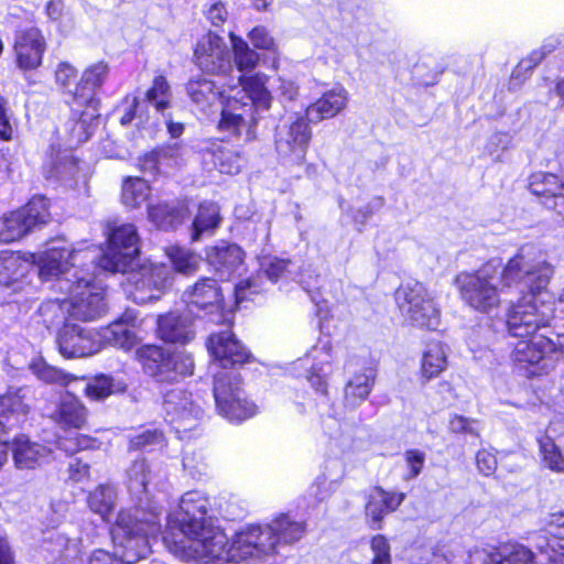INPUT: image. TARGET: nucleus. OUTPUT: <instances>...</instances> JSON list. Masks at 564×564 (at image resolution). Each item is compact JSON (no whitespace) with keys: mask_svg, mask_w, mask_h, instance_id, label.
<instances>
[{"mask_svg":"<svg viewBox=\"0 0 564 564\" xmlns=\"http://www.w3.org/2000/svg\"><path fill=\"white\" fill-rule=\"evenodd\" d=\"M554 271V265L541 257L534 245L525 243L505 264L490 260L478 270L459 273L455 283L463 303L487 315L500 307L502 293L520 284L527 285L531 295L511 303L507 313L509 333L524 338L554 318L553 302L536 297L546 289Z\"/></svg>","mask_w":564,"mask_h":564,"instance_id":"obj_1","label":"nucleus"},{"mask_svg":"<svg viewBox=\"0 0 564 564\" xmlns=\"http://www.w3.org/2000/svg\"><path fill=\"white\" fill-rule=\"evenodd\" d=\"M263 73L225 79L221 87L204 77L191 79L186 86L191 100L203 111L218 99L223 102L219 129L251 141L256 138L258 115L271 108L272 95Z\"/></svg>","mask_w":564,"mask_h":564,"instance_id":"obj_2","label":"nucleus"},{"mask_svg":"<svg viewBox=\"0 0 564 564\" xmlns=\"http://www.w3.org/2000/svg\"><path fill=\"white\" fill-rule=\"evenodd\" d=\"M84 253L88 258L90 250L70 249L64 240H54L39 257V271L44 280L56 278L55 288L68 296L70 317L90 321L98 318L106 311L102 288L93 284L91 280L79 276L77 269H68L70 261H76ZM75 265V262L72 263Z\"/></svg>","mask_w":564,"mask_h":564,"instance_id":"obj_3","label":"nucleus"},{"mask_svg":"<svg viewBox=\"0 0 564 564\" xmlns=\"http://www.w3.org/2000/svg\"><path fill=\"white\" fill-rule=\"evenodd\" d=\"M139 254V236L131 224L118 226L108 234V248L99 259L100 269L110 272H129L128 283L134 285V301L145 303L160 297L171 280V273L164 264H143L134 271Z\"/></svg>","mask_w":564,"mask_h":564,"instance_id":"obj_4","label":"nucleus"},{"mask_svg":"<svg viewBox=\"0 0 564 564\" xmlns=\"http://www.w3.org/2000/svg\"><path fill=\"white\" fill-rule=\"evenodd\" d=\"M163 539L169 551L183 561L237 564L239 560H247V555L236 547V538L230 543L212 520L167 527Z\"/></svg>","mask_w":564,"mask_h":564,"instance_id":"obj_5","label":"nucleus"},{"mask_svg":"<svg viewBox=\"0 0 564 564\" xmlns=\"http://www.w3.org/2000/svg\"><path fill=\"white\" fill-rule=\"evenodd\" d=\"M156 532V522L138 520L130 510L119 512L111 538L116 547V555L104 550H96L89 558V564H134L149 553L147 536Z\"/></svg>","mask_w":564,"mask_h":564,"instance_id":"obj_6","label":"nucleus"},{"mask_svg":"<svg viewBox=\"0 0 564 564\" xmlns=\"http://www.w3.org/2000/svg\"><path fill=\"white\" fill-rule=\"evenodd\" d=\"M305 527L292 520L288 514H280L265 527L250 525L236 534V547L249 557L273 554L279 544H292L302 539Z\"/></svg>","mask_w":564,"mask_h":564,"instance_id":"obj_7","label":"nucleus"},{"mask_svg":"<svg viewBox=\"0 0 564 564\" xmlns=\"http://www.w3.org/2000/svg\"><path fill=\"white\" fill-rule=\"evenodd\" d=\"M312 137L306 118L294 113L281 120L275 129L274 143L281 163L286 167H302Z\"/></svg>","mask_w":564,"mask_h":564,"instance_id":"obj_8","label":"nucleus"},{"mask_svg":"<svg viewBox=\"0 0 564 564\" xmlns=\"http://www.w3.org/2000/svg\"><path fill=\"white\" fill-rule=\"evenodd\" d=\"M562 352L556 345L543 336L520 339L514 344L511 359L514 367L525 377L547 373L555 367Z\"/></svg>","mask_w":564,"mask_h":564,"instance_id":"obj_9","label":"nucleus"},{"mask_svg":"<svg viewBox=\"0 0 564 564\" xmlns=\"http://www.w3.org/2000/svg\"><path fill=\"white\" fill-rule=\"evenodd\" d=\"M395 301L402 316L412 325L427 328L438 325V310L421 282L403 283L395 292Z\"/></svg>","mask_w":564,"mask_h":564,"instance_id":"obj_10","label":"nucleus"},{"mask_svg":"<svg viewBox=\"0 0 564 564\" xmlns=\"http://www.w3.org/2000/svg\"><path fill=\"white\" fill-rule=\"evenodd\" d=\"M214 398L219 414L231 422H242L258 412V406L248 400L239 378L232 372L215 375Z\"/></svg>","mask_w":564,"mask_h":564,"instance_id":"obj_11","label":"nucleus"},{"mask_svg":"<svg viewBox=\"0 0 564 564\" xmlns=\"http://www.w3.org/2000/svg\"><path fill=\"white\" fill-rule=\"evenodd\" d=\"M137 358L144 371L160 381L175 380L194 371L193 357L186 351L165 354L161 347L145 345L137 350Z\"/></svg>","mask_w":564,"mask_h":564,"instance_id":"obj_12","label":"nucleus"},{"mask_svg":"<svg viewBox=\"0 0 564 564\" xmlns=\"http://www.w3.org/2000/svg\"><path fill=\"white\" fill-rule=\"evenodd\" d=\"M48 200L35 196L23 207L0 219V241L13 242L50 221Z\"/></svg>","mask_w":564,"mask_h":564,"instance_id":"obj_13","label":"nucleus"},{"mask_svg":"<svg viewBox=\"0 0 564 564\" xmlns=\"http://www.w3.org/2000/svg\"><path fill=\"white\" fill-rule=\"evenodd\" d=\"M186 311L192 316L200 317L219 313V319L215 323L229 322L224 311V295L218 282L210 278H202L188 286L182 295Z\"/></svg>","mask_w":564,"mask_h":564,"instance_id":"obj_14","label":"nucleus"},{"mask_svg":"<svg viewBox=\"0 0 564 564\" xmlns=\"http://www.w3.org/2000/svg\"><path fill=\"white\" fill-rule=\"evenodd\" d=\"M163 409L166 420L174 425L176 433L194 429L203 416L199 398L182 387H175L164 394Z\"/></svg>","mask_w":564,"mask_h":564,"instance_id":"obj_15","label":"nucleus"},{"mask_svg":"<svg viewBox=\"0 0 564 564\" xmlns=\"http://www.w3.org/2000/svg\"><path fill=\"white\" fill-rule=\"evenodd\" d=\"M194 62L205 73L228 79L234 70L228 45L219 35L208 32L196 43Z\"/></svg>","mask_w":564,"mask_h":564,"instance_id":"obj_16","label":"nucleus"},{"mask_svg":"<svg viewBox=\"0 0 564 564\" xmlns=\"http://www.w3.org/2000/svg\"><path fill=\"white\" fill-rule=\"evenodd\" d=\"M207 349L213 357L210 371L214 376L226 372H218L219 368L227 369L243 365L250 359V352L230 330L212 334L207 340Z\"/></svg>","mask_w":564,"mask_h":564,"instance_id":"obj_17","label":"nucleus"},{"mask_svg":"<svg viewBox=\"0 0 564 564\" xmlns=\"http://www.w3.org/2000/svg\"><path fill=\"white\" fill-rule=\"evenodd\" d=\"M57 346L65 358H83L101 350V337L98 330L65 324L58 332Z\"/></svg>","mask_w":564,"mask_h":564,"instance_id":"obj_18","label":"nucleus"},{"mask_svg":"<svg viewBox=\"0 0 564 564\" xmlns=\"http://www.w3.org/2000/svg\"><path fill=\"white\" fill-rule=\"evenodd\" d=\"M46 51V41L42 32L34 26L15 33L13 52L17 66L23 70H33L42 65Z\"/></svg>","mask_w":564,"mask_h":564,"instance_id":"obj_19","label":"nucleus"},{"mask_svg":"<svg viewBox=\"0 0 564 564\" xmlns=\"http://www.w3.org/2000/svg\"><path fill=\"white\" fill-rule=\"evenodd\" d=\"M88 410L85 404L73 393L61 394L54 409L48 412V417L61 429L80 430L87 422Z\"/></svg>","mask_w":564,"mask_h":564,"instance_id":"obj_20","label":"nucleus"},{"mask_svg":"<svg viewBox=\"0 0 564 564\" xmlns=\"http://www.w3.org/2000/svg\"><path fill=\"white\" fill-rule=\"evenodd\" d=\"M209 507V499L204 492L198 490L187 491L182 496L177 510L167 517V527L210 521L205 517Z\"/></svg>","mask_w":564,"mask_h":564,"instance_id":"obj_21","label":"nucleus"},{"mask_svg":"<svg viewBox=\"0 0 564 564\" xmlns=\"http://www.w3.org/2000/svg\"><path fill=\"white\" fill-rule=\"evenodd\" d=\"M402 492H389L381 487L370 490L365 507L366 518L373 530H380L383 518L398 509L404 500Z\"/></svg>","mask_w":564,"mask_h":564,"instance_id":"obj_22","label":"nucleus"},{"mask_svg":"<svg viewBox=\"0 0 564 564\" xmlns=\"http://www.w3.org/2000/svg\"><path fill=\"white\" fill-rule=\"evenodd\" d=\"M107 75V64L98 62L89 66L73 91L74 102L79 107L86 106L96 112L98 106L96 91L104 84Z\"/></svg>","mask_w":564,"mask_h":564,"instance_id":"obj_23","label":"nucleus"},{"mask_svg":"<svg viewBox=\"0 0 564 564\" xmlns=\"http://www.w3.org/2000/svg\"><path fill=\"white\" fill-rule=\"evenodd\" d=\"M187 312H170L158 318V336L165 343L187 344L195 337L192 321Z\"/></svg>","mask_w":564,"mask_h":564,"instance_id":"obj_24","label":"nucleus"},{"mask_svg":"<svg viewBox=\"0 0 564 564\" xmlns=\"http://www.w3.org/2000/svg\"><path fill=\"white\" fill-rule=\"evenodd\" d=\"M529 188L535 196L542 197V203L564 216V208H558L557 199L564 203V182L555 174L538 172L530 176Z\"/></svg>","mask_w":564,"mask_h":564,"instance_id":"obj_25","label":"nucleus"},{"mask_svg":"<svg viewBox=\"0 0 564 564\" xmlns=\"http://www.w3.org/2000/svg\"><path fill=\"white\" fill-rule=\"evenodd\" d=\"M348 99V91L343 86H335L306 108V117L311 121L334 118L346 108Z\"/></svg>","mask_w":564,"mask_h":564,"instance_id":"obj_26","label":"nucleus"},{"mask_svg":"<svg viewBox=\"0 0 564 564\" xmlns=\"http://www.w3.org/2000/svg\"><path fill=\"white\" fill-rule=\"evenodd\" d=\"M101 337V347L105 343L111 346L130 350L139 341L135 318L130 314H126L117 322L110 324L106 328L98 330Z\"/></svg>","mask_w":564,"mask_h":564,"instance_id":"obj_27","label":"nucleus"},{"mask_svg":"<svg viewBox=\"0 0 564 564\" xmlns=\"http://www.w3.org/2000/svg\"><path fill=\"white\" fill-rule=\"evenodd\" d=\"M468 564H535L531 550L523 545L503 547L498 552L475 551Z\"/></svg>","mask_w":564,"mask_h":564,"instance_id":"obj_28","label":"nucleus"},{"mask_svg":"<svg viewBox=\"0 0 564 564\" xmlns=\"http://www.w3.org/2000/svg\"><path fill=\"white\" fill-rule=\"evenodd\" d=\"M206 260L220 276H229L242 264L243 252L237 245L220 241L206 250Z\"/></svg>","mask_w":564,"mask_h":564,"instance_id":"obj_29","label":"nucleus"},{"mask_svg":"<svg viewBox=\"0 0 564 564\" xmlns=\"http://www.w3.org/2000/svg\"><path fill=\"white\" fill-rule=\"evenodd\" d=\"M51 451L28 436L20 435L12 443V456L17 468L33 469L48 459Z\"/></svg>","mask_w":564,"mask_h":564,"instance_id":"obj_30","label":"nucleus"},{"mask_svg":"<svg viewBox=\"0 0 564 564\" xmlns=\"http://www.w3.org/2000/svg\"><path fill=\"white\" fill-rule=\"evenodd\" d=\"M547 530L557 538H547L540 535L536 547L542 554H545L550 564H564V544L560 541L564 539V512L551 513L547 520Z\"/></svg>","mask_w":564,"mask_h":564,"instance_id":"obj_31","label":"nucleus"},{"mask_svg":"<svg viewBox=\"0 0 564 564\" xmlns=\"http://www.w3.org/2000/svg\"><path fill=\"white\" fill-rule=\"evenodd\" d=\"M376 379L375 368L367 366L355 371L345 387V406L355 409L369 397Z\"/></svg>","mask_w":564,"mask_h":564,"instance_id":"obj_32","label":"nucleus"},{"mask_svg":"<svg viewBox=\"0 0 564 564\" xmlns=\"http://www.w3.org/2000/svg\"><path fill=\"white\" fill-rule=\"evenodd\" d=\"M188 213L185 207H170L166 204L149 205L148 218L158 228L169 230L181 225Z\"/></svg>","mask_w":564,"mask_h":564,"instance_id":"obj_33","label":"nucleus"},{"mask_svg":"<svg viewBox=\"0 0 564 564\" xmlns=\"http://www.w3.org/2000/svg\"><path fill=\"white\" fill-rule=\"evenodd\" d=\"M447 351L440 341H432L426 346L421 361V373L426 380L437 377L446 369Z\"/></svg>","mask_w":564,"mask_h":564,"instance_id":"obj_34","label":"nucleus"},{"mask_svg":"<svg viewBox=\"0 0 564 564\" xmlns=\"http://www.w3.org/2000/svg\"><path fill=\"white\" fill-rule=\"evenodd\" d=\"M117 502L116 489L110 485H99L87 496L89 510L98 514L104 521L109 520Z\"/></svg>","mask_w":564,"mask_h":564,"instance_id":"obj_35","label":"nucleus"},{"mask_svg":"<svg viewBox=\"0 0 564 564\" xmlns=\"http://www.w3.org/2000/svg\"><path fill=\"white\" fill-rule=\"evenodd\" d=\"M124 390L126 386L122 382L116 381L110 376L99 375L87 381L84 394L90 401H104L111 394Z\"/></svg>","mask_w":564,"mask_h":564,"instance_id":"obj_36","label":"nucleus"},{"mask_svg":"<svg viewBox=\"0 0 564 564\" xmlns=\"http://www.w3.org/2000/svg\"><path fill=\"white\" fill-rule=\"evenodd\" d=\"M151 194V187L141 177H127L121 187V202L126 207L139 208L145 203Z\"/></svg>","mask_w":564,"mask_h":564,"instance_id":"obj_37","label":"nucleus"},{"mask_svg":"<svg viewBox=\"0 0 564 564\" xmlns=\"http://www.w3.org/2000/svg\"><path fill=\"white\" fill-rule=\"evenodd\" d=\"M33 375L47 384L68 387L72 382L79 380L78 377L67 373L64 370L48 365L43 359L33 360L30 365Z\"/></svg>","mask_w":564,"mask_h":564,"instance_id":"obj_38","label":"nucleus"},{"mask_svg":"<svg viewBox=\"0 0 564 564\" xmlns=\"http://www.w3.org/2000/svg\"><path fill=\"white\" fill-rule=\"evenodd\" d=\"M165 254L171 261L173 269L178 273L189 275L199 268L200 257L187 248L171 246L166 248Z\"/></svg>","mask_w":564,"mask_h":564,"instance_id":"obj_39","label":"nucleus"},{"mask_svg":"<svg viewBox=\"0 0 564 564\" xmlns=\"http://www.w3.org/2000/svg\"><path fill=\"white\" fill-rule=\"evenodd\" d=\"M219 208L216 204L205 203L198 208V213L193 221V240H198L203 234L213 232L219 225Z\"/></svg>","mask_w":564,"mask_h":564,"instance_id":"obj_40","label":"nucleus"},{"mask_svg":"<svg viewBox=\"0 0 564 564\" xmlns=\"http://www.w3.org/2000/svg\"><path fill=\"white\" fill-rule=\"evenodd\" d=\"M28 262L17 252H2L0 254V284L9 285L24 275Z\"/></svg>","mask_w":564,"mask_h":564,"instance_id":"obj_41","label":"nucleus"},{"mask_svg":"<svg viewBox=\"0 0 564 564\" xmlns=\"http://www.w3.org/2000/svg\"><path fill=\"white\" fill-rule=\"evenodd\" d=\"M151 478L149 466L145 460H134L127 470V486L129 491L141 499L147 492V486Z\"/></svg>","mask_w":564,"mask_h":564,"instance_id":"obj_42","label":"nucleus"},{"mask_svg":"<svg viewBox=\"0 0 564 564\" xmlns=\"http://www.w3.org/2000/svg\"><path fill=\"white\" fill-rule=\"evenodd\" d=\"M234 59L240 73L252 70L259 63V54L251 50L241 37L230 33Z\"/></svg>","mask_w":564,"mask_h":564,"instance_id":"obj_43","label":"nucleus"},{"mask_svg":"<svg viewBox=\"0 0 564 564\" xmlns=\"http://www.w3.org/2000/svg\"><path fill=\"white\" fill-rule=\"evenodd\" d=\"M539 448L543 465L550 470L564 474V453L549 436L539 440Z\"/></svg>","mask_w":564,"mask_h":564,"instance_id":"obj_44","label":"nucleus"},{"mask_svg":"<svg viewBox=\"0 0 564 564\" xmlns=\"http://www.w3.org/2000/svg\"><path fill=\"white\" fill-rule=\"evenodd\" d=\"M68 296L56 299L43 303L40 308V315L43 317L47 326H57L66 321V316H70L72 311L68 310Z\"/></svg>","mask_w":564,"mask_h":564,"instance_id":"obj_45","label":"nucleus"},{"mask_svg":"<svg viewBox=\"0 0 564 564\" xmlns=\"http://www.w3.org/2000/svg\"><path fill=\"white\" fill-rule=\"evenodd\" d=\"M213 163L224 174L239 173L243 159L232 149L221 147L212 153Z\"/></svg>","mask_w":564,"mask_h":564,"instance_id":"obj_46","label":"nucleus"},{"mask_svg":"<svg viewBox=\"0 0 564 564\" xmlns=\"http://www.w3.org/2000/svg\"><path fill=\"white\" fill-rule=\"evenodd\" d=\"M145 99L159 112H163L170 107L171 90L165 77L156 76L154 78L152 87L145 94Z\"/></svg>","mask_w":564,"mask_h":564,"instance_id":"obj_47","label":"nucleus"},{"mask_svg":"<svg viewBox=\"0 0 564 564\" xmlns=\"http://www.w3.org/2000/svg\"><path fill=\"white\" fill-rule=\"evenodd\" d=\"M24 399L23 389L9 388L6 393L0 395V409L6 412L24 414L28 412Z\"/></svg>","mask_w":564,"mask_h":564,"instance_id":"obj_48","label":"nucleus"},{"mask_svg":"<svg viewBox=\"0 0 564 564\" xmlns=\"http://www.w3.org/2000/svg\"><path fill=\"white\" fill-rule=\"evenodd\" d=\"M358 444L350 431H340L329 441V451L333 455H349L357 451Z\"/></svg>","mask_w":564,"mask_h":564,"instance_id":"obj_49","label":"nucleus"},{"mask_svg":"<svg viewBox=\"0 0 564 564\" xmlns=\"http://www.w3.org/2000/svg\"><path fill=\"white\" fill-rule=\"evenodd\" d=\"M372 558L370 564H392L390 544L386 536L378 534L371 539Z\"/></svg>","mask_w":564,"mask_h":564,"instance_id":"obj_50","label":"nucleus"},{"mask_svg":"<svg viewBox=\"0 0 564 564\" xmlns=\"http://www.w3.org/2000/svg\"><path fill=\"white\" fill-rule=\"evenodd\" d=\"M164 436L158 430H144L130 437V446L140 449L145 446H162Z\"/></svg>","mask_w":564,"mask_h":564,"instance_id":"obj_51","label":"nucleus"},{"mask_svg":"<svg viewBox=\"0 0 564 564\" xmlns=\"http://www.w3.org/2000/svg\"><path fill=\"white\" fill-rule=\"evenodd\" d=\"M558 45L560 41L556 37L545 40L540 47L533 50L528 56H525V62L522 66L524 65L530 67V63L538 65L541 64L547 55L557 48Z\"/></svg>","mask_w":564,"mask_h":564,"instance_id":"obj_52","label":"nucleus"},{"mask_svg":"<svg viewBox=\"0 0 564 564\" xmlns=\"http://www.w3.org/2000/svg\"><path fill=\"white\" fill-rule=\"evenodd\" d=\"M476 466L484 476L492 475L498 466L494 449L481 448L476 454Z\"/></svg>","mask_w":564,"mask_h":564,"instance_id":"obj_53","label":"nucleus"},{"mask_svg":"<svg viewBox=\"0 0 564 564\" xmlns=\"http://www.w3.org/2000/svg\"><path fill=\"white\" fill-rule=\"evenodd\" d=\"M289 262L275 257H264L261 261V270L269 280L275 282L285 272Z\"/></svg>","mask_w":564,"mask_h":564,"instance_id":"obj_54","label":"nucleus"},{"mask_svg":"<svg viewBox=\"0 0 564 564\" xmlns=\"http://www.w3.org/2000/svg\"><path fill=\"white\" fill-rule=\"evenodd\" d=\"M276 83L278 85L274 88V91L282 102L293 101L299 95V86L294 80L284 76H279L276 78Z\"/></svg>","mask_w":564,"mask_h":564,"instance_id":"obj_55","label":"nucleus"},{"mask_svg":"<svg viewBox=\"0 0 564 564\" xmlns=\"http://www.w3.org/2000/svg\"><path fill=\"white\" fill-rule=\"evenodd\" d=\"M404 459L410 470L405 478H416L423 469L425 463V454L419 449H409L404 453Z\"/></svg>","mask_w":564,"mask_h":564,"instance_id":"obj_56","label":"nucleus"},{"mask_svg":"<svg viewBox=\"0 0 564 564\" xmlns=\"http://www.w3.org/2000/svg\"><path fill=\"white\" fill-rule=\"evenodd\" d=\"M474 425V420L459 414H451L447 423L448 430L455 434L475 435L477 432Z\"/></svg>","mask_w":564,"mask_h":564,"instance_id":"obj_57","label":"nucleus"},{"mask_svg":"<svg viewBox=\"0 0 564 564\" xmlns=\"http://www.w3.org/2000/svg\"><path fill=\"white\" fill-rule=\"evenodd\" d=\"M248 36L254 47L259 50L275 51L274 40L264 28L257 26L252 29Z\"/></svg>","mask_w":564,"mask_h":564,"instance_id":"obj_58","label":"nucleus"},{"mask_svg":"<svg viewBox=\"0 0 564 564\" xmlns=\"http://www.w3.org/2000/svg\"><path fill=\"white\" fill-rule=\"evenodd\" d=\"M525 62V57L522 58L516 68L513 69L511 77H510V88L516 89L520 87L531 75L532 70L538 66V64L530 63V67L522 66V64Z\"/></svg>","mask_w":564,"mask_h":564,"instance_id":"obj_59","label":"nucleus"},{"mask_svg":"<svg viewBox=\"0 0 564 564\" xmlns=\"http://www.w3.org/2000/svg\"><path fill=\"white\" fill-rule=\"evenodd\" d=\"M260 292L258 279H247L238 283L235 288L236 303L239 304L249 299L250 294Z\"/></svg>","mask_w":564,"mask_h":564,"instance_id":"obj_60","label":"nucleus"},{"mask_svg":"<svg viewBox=\"0 0 564 564\" xmlns=\"http://www.w3.org/2000/svg\"><path fill=\"white\" fill-rule=\"evenodd\" d=\"M13 134V127L10 122V117L6 108V100L0 97V139L4 141L11 140Z\"/></svg>","mask_w":564,"mask_h":564,"instance_id":"obj_61","label":"nucleus"},{"mask_svg":"<svg viewBox=\"0 0 564 564\" xmlns=\"http://www.w3.org/2000/svg\"><path fill=\"white\" fill-rule=\"evenodd\" d=\"M76 75V69L65 62L59 63L55 70L56 82L63 87H67L75 79Z\"/></svg>","mask_w":564,"mask_h":564,"instance_id":"obj_62","label":"nucleus"},{"mask_svg":"<svg viewBox=\"0 0 564 564\" xmlns=\"http://www.w3.org/2000/svg\"><path fill=\"white\" fill-rule=\"evenodd\" d=\"M206 15L214 25L218 26L227 20L228 11L223 2H215L208 8Z\"/></svg>","mask_w":564,"mask_h":564,"instance_id":"obj_63","label":"nucleus"},{"mask_svg":"<svg viewBox=\"0 0 564 564\" xmlns=\"http://www.w3.org/2000/svg\"><path fill=\"white\" fill-rule=\"evenodd\" d=\"M69 477L75 481H80L88 477L89 475V466L87 463L83 462L80 458H75L69 463L68 467Z\"/></svg>","mask_w":564,"mask_h":564,"instance_id":"obj_64","label":"nucleus"}]
</instances>
